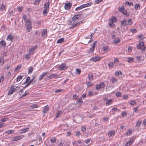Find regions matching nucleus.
<instances>
[{"instance_id":"f257e3e1","label":"nucleus","mask_w":146,"mask_h":146,"mask_svg":"<svg viewBox=\"0 0 146 146\" xmlns=\"http://www.w3.org/2000/svg\"><path fill=\"white\" fill-rule=\"evenodd\" d=\"M144 43L142 41H140L138 44L136 45L137 48L138 49H141L142 52H144L145 50L146 47L144 46Z\"/></svg>"},{"instance_id":"f03ea898","label":"nucleus","mask_w":146,"mask_h":146,"mask_svg":"<svg viewBox=\"0 0 146 146\" xmlns=\"http://www.w3.org/2000/svg\"><path fill=\"white\" fill-rule=\"evenodd\" d=\"M91 3H88L87 4L82 5L76 8L75 9V10L76 11L79 10L83 8L90 6H91Z\"/></svg>"},{"instance_id":"7ed1b4c3","label":"nucleus","mask_w":146,"mask_h":146,"mask_svg":"<svg viewBox=\"0 0 146 146\" xmlns=\"http://www.w3.org/2000/svg\"><path fill=\"white\" fill-rule=\"evenodd\" d=\"M47 36V30L46 29H44L42 30V33L41 36L43 38H45Z\"/></svg>"},{"instance_id":"20e7f679","label":"nucleus","mask_w":146,"mask_h":146,"mask_svg":"<svg viewBox=\"0 0 146 146\" xmlns=\"http://www.w3.org/2000/svg\"><path fill=\"white\" fill-rule=\"evenodd\" d=\"M25 136V135H24L16 136L13 139L12 141H16L22 139Z\"/></svg>"},{"instance_id":"39448f33","label":"nucleus","mask_w":146,"mask_h":146,"mask_svg":"<svg viewBox=\"0 0 146 146\" xmlns=\"http://www.w3.org/2000/svg\"><path fill=\"white\" fill-rule=\"evenodd\" d=\"M16 90V88L14 87L11 86V87L10 90L9 91L8 93V95H10L12 94Z\"/></svg>"},{"instance_id":"423d86ee","label":"nucleus","mask_w":146,"mask_h":146,"mask_svg":"<svg viewBox=\"0 0 146 146\" xmlns=\"http://www.w3.org/2000/svg\"><path fill=\"white\" fill-rule=\"evenodd\" d=\"M101 58V57H99L98 56L94 57L91 58L90 60L92 61L95 62L100 60Z\"/></svg>"},{"instance_id":"0eeeda50","label":"nucleus","mask_w":146,"mask_h":146,"mask_svg":"<svg viewBox=\"0 0 146 146\" xmlns=\"http://www.w3.org/2000/svg\"><path fill=\"white\" fill-rule=\"evenodd\" d=\"M59 69L60 70H62L67 69L68 68L67 66L66 65V64L63 63L60 65L59 67Z\"/></svg>"},{"instance_id":"6e6552de","label":"nucleus","mask_w":146,"mask_h":146,"mask_svg":"<svg viewBox=\"0 0 146 146\" xmlns=\"http://www.w3.org/2000/svg\"><path fill=\"white\" fill-rule=\"evenodd\" d=\"M14 39V36L11 34H9L7 36L6 40L8 41H10L11 42H12L13 41Z\"/></svg>"},{"instance_id":"1a4fd4ad","label":"nucleus","mask_w":146,"mask_h":146,"mask_svg":"<svg viewBox=\"0 0 146 146\" xmlns=\"http://www.w3.org/2000/svg\"><path fill=\"white\" fill-rule=\"evenodd\" d=\"M71 6L72 4L68 2L65 4L64 6V8L66 10H68L71 8Z\"/></svg>"},{"instance_id":"9d476101","label":"nucleus","mask_w":146,"mask_h":146,"mask_svg":"<svg viewBox=\"0 0 146 146\" xmlns=\"http://www.w3.org/2000/svg\"><path fill=\"white\" fill-rule=\"evenodd\" d=\"M48 72H43V73L40 75L39 76V77L38 79V81H40L48 73Z\"/></svg>"},{"instance_id":"9b49d317","label":"nucleus","mask_w":146,"mask_h":146,"mask_svg":"<svg viewBox=\"0 0 146 146\" xmlns=\"http://www.w3.org/2000/svg\"><path fill=\"white\" fill-rule=\"evenodd\" d=\"M115 131H110L108 133V136L109 137H113L115 135Z\"/></svg>"},{"instance_id":"f8f14e48","label":"nucleus","mask_w":146,"mask_h":146,"mask_svg":"<svg viewBox=\"0 0 146 146\" xmlns=\"http://www.w3.org/2000/svg\"><path fill=\"white\" fill-rule=\"evenodd\" d=\"M84 22H85V21H84V20L81 21H80L79 22H78V23H77L76 24H75L73 25V26H72L71 27H75L78 26H79L81 24H82V23H84Z\"/></svg>"},{"instance_id":"ddd939ff","label":"nucleus","mask_w":146,"mask_h":146,"mask_svg":"<svg viewBox=\"0 0 146 146\" xmlns=\"http://www.w3.org/2000/svg\"><path fill=\"white\" fill-rule=\"evenodd\" d=\"M49 109V107L48 106H45L42 112L44 114L46 113L47 111H48Z\"/></svg>"},{"instance_id":"4468645a","label":"nucleus","mask_w":146,"mask_h":146,"mask_svg":"<svg viewBox=\"0 0 146 146\" xmlns=\"http://www.w3.org/2000/svg\"><path fill=\"white\" fill-rule=\"evenodd\" d=\"M80 17V15H75L72 18V20L74 22L76 20L79 19Z\"/></svg>"},{"instance_id":"2eb2a0df","label":"nucleus","mask_w":146,"mask_h":146,"mask_svg":"<svg viewBox=\"0 0 146 146\" xmlns=\"http://www.w3.org/2000/svg\"><path fill=\"white\" fill-rule=\"evenodd\" d=\"M29 129V128H27L25 129H21L20 131V134H22L23 133H24L28 131Z\"/></svg>"},{"instance_id":"dca6fc26","label":"nucleus","mask_w":146,"mask_h":146,"mask_svg":"<svg viewBox=\"0 0 146 146\" xmlns=\"http://www.w3.org/2000/svg\"><path fill=\"white\" fill-rule=\"evenodd\" d=\"M35 78V77H34L29 82L26 84V86L23 88H26V87H27L28 86H29L31 84V82L33 81L34 80V79Z\"/></svg>"},{"instance_id":"f3484780","label":"nucleus","mask_w":146,"mask_h":146,"mask_svg":"<svg viewBox=\"0 0 146 146\" xmlns=\"http://www.w3.org/2000/svg\"><path fill=\"white\" fill-rule=\"evenodd\" d=\"M49 5L50 4L49 2H47V3L45 4L44 5V9L48 10Z\"/></svg>"},{"instance_id":"a211bd4d","label":"nucleus","mask_w":146,"mask_h":146,"mask_svg":"<svg viewBox=\"0 0 146 146\" xmlns=\"http://www.w3.org/2000/svg\"><path fill=\"white\" fill-rule=\"evenodd\" d=\"M56 74H54L50 75V76H48V77L47 79L49 80L50 79L56 76Z\"/></svg>"},{"instance_id":"6ab92c4d","label":"nucleus","mask_w":146,"mask_h":146,"mask_svg":"<svg viewBox=\"0 0 146 146\" xmlns=\"http://www.w3.org/2000/svg\"><path fill=\"white\" fill-rule=\"evenodd\" d=\"M102 49L105 52H107L108 51V48L106 46H103L102 47Z\"/></svg>"},{"instance_id":"aec40b11","label":"nucleus","mask_w":146,"mask_h":146,"mask_svg":"<svg viewBox=\"0 0 146 146\" xmlns=\"http://www.w3.org/2000/svg\"><path fill=\"white\" fill-rule=\"evenodd\" d=\"M113 102V100L112 99H110L107 101L106 103V106H109V105L111 104Z\"/></svg>"},{"instance_id":"412c9836","label":"nucleus","mask_w":146,"mask_h":146,"mask_svg":"<svg viewBox=\"0 0 146 146\" xmlns=\"http://www.w3.org/2000/svg\"><path fill=\"white\" fill-rule=\"evenodd\" d=\"M35 50L34 48H33V47H32L29 49L28 53L30 54L33 53L34 52Z\"/></svg>"},{"instance_id":"4be33fe9","label":"nucleus","mask_w":146,"mask_h":146,"mask_svg":"<svg viewBox=\"0 0 146 146\" xmlns=\"http://www.w3.org/2000/svg\"><path fill=\"white\" fill-rule=\"evenodd\" d=\"M117 19L115 17H112L111 18V19H109V21L110 22L113 23L116 21Z\"/></svg>"},{"instance_id":"5701e85b","label":"nucleus","mask_w":146,"mask_h":146,"mask_svg":"<svg viewBox=\"0 0 146 146\" xmlns=\"http://www.w3.org/2000/svg\"><path fill=\"white\" fill-rule=\"evenodd\" d=\"M0 44L1 45H2L4 46H5L6 44V42L3 39H2L0 42Z\"/></svg>"},{"instance_id":"b1692460","label":"nucleus","mask_w":146,"mask_h":146,"mask_svg":"<svg viewBox=\"0 0 146 146\" xmlns=\"http://www.w3.org/2000/svg\"><path fill=\"white\" fill-rule=\"evenodd\" d=\"M121 25L122 26H125L127 25V22L125 20H123L121 21Z\"/></svg>"},{"instance_id":"393cba45","label":"nucleus","mask_w":146,"mask_h":146,"mask_svg":"<svg viewBox=\"0 0 146 146\" xmlns=\"http://www.w3.org/2000/svg\"><path fill=\"white\" fill-rule=\"evenodd\" d=\"M15 131V130H11L7 131H6L5 133H6L8 134H11L12 133H13L14 131Z\"/></svg>"},{"instance_id":"a878e982","label":"nucleus","mask_w":146,"mask_h":146,"mask_svg":"<svg viewBox=\"0 0 146 146\" xmlns=\"http://www.w3.org/2000/svg\"><path fill=\"white\" fill-rule=\"evenodd\" d=\"M30 54L28 53V54H25V58L27 60H28L29 59L30 57Z\"/></svg>"},{"instance_id":"bb28decb","label":"nucleus","mask_w":146,"mask_h":146,"mask_svg":"<svg viewBox=\"0 0 146 146\" xmlns=\"http://www.w3.org/2000/svg\"><path fill=\"white\" fill-rule=\"evenodd\" d=\"M132 142L133 141L131 140H130L127 142L125 145V146H129L132 144Z\"/></svg>"},{"instance_id":"cd10ccee","label":"nucleus","mask_w":146,"mask_h":146,"mask_svg":"<svg viewBox=\"0 0 146 146\" xmlns=\"http://www.w3.org/2000/svg\"><path fill=\"white\" fill-rule=\"evenodd\" d=\"M4 58L3 57L0 58V65H2L4 63Z\"/></svg>"},{"instance_id":"c85d7f7f","label":"nucleus","mask_w":146,"mask_h":146,"mask_svg":"<svg viewBox=\"0 0 146 146\" xmlns=\"http://www.w3.org/2000/svg\"><path fill=\"white\" fill-rule=\"evenodd\" d=\"M86 84L88 87H89L92 86L93 85V83H92L91 82H88L86 83Z\"/></svg>"},{"instance_id":"c756f323","label":"nucleus","mask_w":146,"mask_h":146,"mask_svg":"<svg viewBox=\"0 0 146 146\" xmlns=\"http://www.w3.org/2000/svg\"><path fill=\"white\" fill-rule=\"evenodd\" d=\"M25 24L27 26L31 25V24L30 21L29 19L27 20L26 21Z\"/></svg>"},{"instance_id":"7c9ffc66","label":"nucleus","mask_w":146,"mask_h":146,"mask_svg":"<svg viewBox=\"0 0 146 146\" xmlns=\"http://www.w3.org/2000/svg\"><path fill=\"white\" fill-rule=\"evenodd\" d=\"M81 72V71L80 69L76 68L75 71V74H77L79 75L80 74Z\"/></svg>"},{"instance_id":"2f4dec72","label":"nucleus","mask_w":146,"mask_h":146,"mask_svg":"<svg viewBox=\"0 0 146 146\" xmlns=\"http://www.w3.org/2000/svg\"><path fill=\"white\" fill-rule=\"evenodd\" d=\"M33 70V68L32 66H31L29 68L28 73L31 74Z\"/></svg>"},{"instance_id":"473e14b6","label":"nucleus","mask_w":146,"mask_h":146,"mask_svg":"<svg viewBox=\"0 0 146 146\" xmlns=\"http://www.w3.org/2000/svg\"><path fill=\"white\" fill-rule=\"evenodd\" d=\"M88 78L89 80H92L93 79V75L92 74H89L88 75Z\"/></svg>"},{"instance_id":"72a5a7b5","label":"nucleus","mask_w":146,"mask_h":146,"mask_svg":"<svg viewBox=\"0 0 146 146\" xmlns=\"http://www.w3.org/2000/svg\"><path fill=\"white\" fill-rule=\"evenodd\" d=\"M5 9V6L4 5H3V4H2L1 5V7L0 8V11H3Z\"/></svg>"},{"instance_id":"f704fd0d","label":"nucleus","mask_w":146,"mask_h":146,"mask_svg":"<svg viewBox=\"0 0 146 146\" xmlns=\"http://www.w3.org/2000/svg\"><path fill=\"white\" fill-rule=\"evenodd\" d=\"M27 32H29L30 31V29H31V25L27 26Z\"/></svg>"},{"instance_id":"c9c22d12","label":"nucleus","mask_w":146,"mask_h":146,"mask_svg":"<svg viewBox=\"0 0 146 146\" xmlns=\"http://www.w3.org/2000/svg\"><path fill=\"white\" fill-rule=\"evenodd\" d=\"M64 40V38H62L58 40L57 41V42L58 43H61L63 42Z\"/></svg>"},{"instance_id":"e433bc0d","label":"nucleus","mask_w":146,"mask_h":146,"mask_svg":"<svg viewBox=\"0 0 146 146\" xmlns=\"http://www.w3.org/2000/svg\"><path fill=\"white\" fill-rule=\"evenodd\" d=\"M118 10L121 12H122L124 11V7L123 6H122L121 7H119L118 8Z\"/></svg>"},{"instance_id":"4c0bfd02","label":"nucleus","mask_w":146,"mask_h":146,"mask_svg":"<svg viewBox=\"0 0 146 146\" xmlns=\"http://www.w3.org/2000/svg\"><path fill=\"white\" fill-rule=\"evenodd\" d=\"M48 11V10L44 9L42 12L43 14L46 15L47 14Z\"/></svg>"},{"instance_id":"58836bf2","label":"nucleus","mask_w":146,"mask_h":146,"mask_svg":"<svg viewBox=\"0 0 146 146\" xmlns=\"http://www.w3.org/2000/svg\"><path fill=\"white\" fill-rule=\"evenodd\" d=\"M31 107L32 108H36L38 107V105L37 104H35L31 105Z\"/></svg>"},{"instance_id":"ea45409f","label":"nucleus","mask_w":146,"mask_h":146,"mask_svg":"<svg viewBox=\"0 0 146 146\" xmlns=\"http://www.w3.org/2000/svg\"><path fill=\"white\" fill-rule=\"evenodd\" d=\"M125 4L126 5L132 6L133 5V3L132 2H129L128 1L126 2Z\"/></svg>"},{"instance_id":"a19ab883","label":"nucleus","mask_w":146,"mask_h":146,"mask_svg":"<svg viewBox=\"0 0 146 146\" xmlns=\"http://www.w3.org/2000/svg\"><path fill=\"white\" fill-rule=\"evenodd\" d=\"M132 23V20L131 19H129L127 21V25H131Z\"/></svg>"},{"instance_id":"79ce46f5","label":"nucleus","mask_w":146,"mask_h":146,"mask_svg":"<svg viewBox=\"0 0 146 146\" xmlns=\"http://www.w3.org/2000/svg\"><path fill=\"white\" fill-rule=\"evenodd\" d=\"M61 114H62V111L60 110L58 111L57 113V114L56 115L55 117L57 118V117H58L60 115H61Z\"/></svg>"},{"instance_id":"37998d69","label":"nucleus","mask_w":146,"mask_h":146,"mask_svg":"<svg viewBox=\"0 0 146 146\" xmlns=\"http://www.w3.org/2000/svg\"><path fill=\"white\" fill-rule=\"evenodd\" d=\"M137 37L140 40H142L143 38H145L141 34L137 36Z\"/></svg>"},{"instance_id":"c03bdc74","label":"nucleus","mask_w":146,"mask_h":146,"mask_svg":"<svg viewBox=\"0 0 146 146\" xmlns=\"http://www.w3.org/2000/svg\"><path fill=\"white\" fill-rule=\"evenodd\" d=\"M50 141L52 143H55L56 142V139L55 137H53L51 138Z\"/></svg>"},{"instance_id":"a18cd8bd","label":"nucleus","mask_w":146,"mask_h":146,"mask_svg":"<svg viewBox=\"0 0 146 146\" xmlns=\"http://www.w3.org/2000/svg\"><path fill=\"white\" fill-rule=\"evenodd\" d=\"M115 95L117 97H120L121 96V93L119 92H117L116 93Z\"/></svg>"},{"instance_id":"49530a36","label":"nucleus","mask_w":146,"mask_h":146,"mask_svg":"<svg viewBox=\"0 0 146 146\" xmlns=\"http://www.w3.org/2000/svg\"><path fill=\"white\" fill-rule=\"evenodd\" d=\"M134 7H135V9H136L137 10L140 8V5L139 4H136L134 5Z\"/></svg>"},{"instance_id":"de8ad7c7","label":"nucleus","mask_w":146,"mask_h":146,"mask_svg":"<svg viewBox=\"0 0 146 146\" xmlns=\"http://www.w3.org/2000/svg\"><path fill=\"white\" fill-rule=\"evenodd\" d=\"M23 78V76H19L17 77V82H19Z\"/></svg>"},{"instance_id":"09e8293b","label":"nucleus","mask_w":146,"mask_h":146,"mask_svg":"<svg viewBox=\"0 0 146 146\" xmlns=\"http://www.w3.org/2000/svg\"><path fill=\"white\" fill-rule=\"evenodd\" d=\"M8 119V118L7 117H5L2 119L0 120L1 122H4L7 120Z\"/></svg>"},{"instance_id":"8fccbe9b","label":"nucleus","mask_w":146,"mask_h":146,"mask_svg":"<svg viewBox=\"0 0 146 146\" xmlns=\"http://www.w3.org/2000/svg\"><path fill=\"white\" fill-rule=\"evenodd\" d=\"M129 103L130 104L133 106L134 105L136 104L134 100L130 101Z\"/></svg>"},{"instance_id":"3c124183","label":"nucleus","mask_w":146,"mask_h":146,"mask_svg":"<svg viewBox=\"0 0 146 146\" xmlns=\"http://www.w3.org/2000/svg\"><path fill=\"white\" fill-rule=\"evenodd\" d=\"M101 88H104L105 87L104 83L103 82H101L100 84Z\"/></svg>"},{"instance_id":"603ef678","label":"nucleus","mask_w":146,"mask_h":146,"mask_svg":"<svg viewBox=\"0 0 146 146\" xmlns=\"http://www.w3.org/2000/svg\"><path fill=\"white\" fill-rule=\"evenodd\" d=\"M113 23H108L109 25L111 27H115V25Z\"/></svg>"},{"instance_id":"864d4df0","label":"nucleus","mask_w":146,"mask_h":146,"mask_svg":"<svg viewBox=\"0 0 146 146\" xmlns=\"http://www.w3.org/2000/svg\"><path fill=\"white\" fill-rule=\"evenodd\" d=\"M115 74L116 75L120 76L121 75V73L120 71L116 72H115Z\"/></svg>"},{"instance_id":"5fc2aeb1","label":"nucleus","mask_w":146,"mask_h":146,"mask_svg":"<svg viewBox=\"0 0 146 146\" xmlns=\"http://www.w3.org/2000/svg\"><path fill=\"white\" fill-rule=\"evenodd\" d=\"M133 58H131V57H129L128 58L127 62H131L132 61H133Z\"/></svg>"},{"instance_id":"6e6d98bb","label":"nucleus","mask_w":146,"mask_h":146,"mask_svg":"<svg viewBox=\"0 0 146 146\" xmlns=\"http://www.w3.org/2000/svg\"><path fill=\"white\" fill-rule=\"evenodd\" d=\"M141 122L140 121H138L137 122L136 124V126L137 127H139L141 124Z\"/></svg>"},{"instance_id":"4d7b16f0","label":"nucleus","mask_w":146,"mask_h":146,"mask_svg":"<svg viewBox=\"0 0 146 146\" xmlns=\"http://www.w3.org/2000/svg\"><path fill=\"white\" fill-rule=\"evenodd\" d=\"M138 107H137L136 108H133V109L134 110L133 113H137L138 112V111L137 110V109H138Z\"/></svg>"},{"instance_id":"13d9d810","label":"nucleus","mask_w":146,"mask_h":146,"mask_svg":"<svg viewBox=\"0 0 146 146\" xmlns=\"http://www.w3.org/2000/svg\"><path fill=\"white\" fill-rule=\"evenodd\" d=\"M77 103H81L82 104L83 103V100L81 98H80L77 100Z\"/></svg>"},{"instance_id":"bf43d9fd","label":"nucleus","mask_w":146,"mask_h":146,"mask_svg":"<svg viewBox=\"0 0 146 146\" xmlns=\"http://www.w3.org/2000/svg\"><path fill=\"white\" fill-rule=\"evenodd\" d=\"M96 90H98L100 88H101L100 84L96 85Z\"/></svg>"},{"instance_id":"052dcab7","label":"nucleus","mask_w":146,"mask_h":146,"mask_svg":"<svg viewBox=\"0 0 146 146\" xmlns=\"http://www.w3.org/2000/svg\"><path fill=\"white\" fill-rule=\"evenodd\" d=\"M131 134L132 132L131 130H128V131L127 132V136L130 135Z\"/></svg>"},{"instance_id":"680f3d73","label":"nucleus","mask_w":146,"mask_h":146,"mask_svg":"<svg viewBox=\"0 0 146 146\" xmlns=\"http://www.w3.org/2000/svg\"><path fill=\"white\" fill-rule=\"evenodd\" d=\"M23 8V7H18L17 9H18V11L19 12H21L22 11Z\"/></svg>"},{"instance_id":"e2e57ef3","label":"nucleus","mask_w":146,"mask_h":146,"mask_svg":"<svg viewBox=\"0 0 146 146\" xmlns=\"http://www.w3.org/2000/svg\"><path fill=\"white\" fill-rule=\"evenodd\" d=\"M114 41L115 43L116 44L119 43L120 41V40L119 39H118L116 40H114Z\"/></svg>"},{"instance_id":"0e129e2a","label":"nucleus","mask_w":146,"mask_h":146,"mask_svg":"<svg viewBox=\"0 0 146 146\" xmlns=\"http://www.w3.org/2000/svg\"><path fill=\"white\" fill-rule=\"evenodd\" d=\"M108 66L109 67L112 68L113 66V63L112 62H110L108 64Z\"/></svg>"},{"instance_id":"69168bd1","label":"nucleus","mask_w":146,"mask_h":146,"mask_svg":"<svg viewBox=\"0 0 146 146\" xmlns=\"http://www.w3.org/2000/svg\"><path fill=\"white\" fill-rule=\"evenodd\" d=\"M103 0H95V2L96 4H98L101 2H102Z\"/></svg>"},{"instance_id":"338daca9","label":"nucleus","mask_w":146,"mask_h":146,"mask_svg":"<svg viewBox=\"0 0 146 146\" xmlns=\"http://www.w3.org/2000/svg\"><path fill=\"white\" fill-rule=\"evenodd\" d=\"M29 93V92L28 91H26L25 93L22 96H21V98H22V97H24L26 95H27Z\"/></svg>"},{"instance_id":"774afa93","label":"nucleus","mask_w":146,"mask_h":146,"mask_svg":"<svg viewBox=\"0 0 146 146\" xmlns=\"http://www.w3.org/2000/svg\"><path fill=\"white\" fill-rule=\"evenodd\" d=\"M21 65H18L17 67V68H16L15 70V71L16 70H19L21 68Z\"/></svg>"}]
</instances>
